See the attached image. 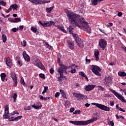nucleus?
<instances>
[{
    "mask_svg": "<svg viewBox=\"0 0 126 126\" xmlns=\"http://www.w3.org/2000/svg\"><path fill=\"white\" fill-rule=\"evenodd\" d=\"M118 75L119 76H126V72H124V71H119L118 72Z\"/></svg>",
    "mask_w": 126,
    "mask_h": 126,
    "instance_id": "cd10ccee",
    "label": "nucleus"
},
{
    "mask_svg": "<svg viewBox=\"0 0 126 126\" xmlns=\"http://www.w3.org/2000/svg\"><path fill=\"white\" fill-rule=\"evenodd\" d=\"M32 3H36V4H38V0H32Z\"/></svg>",
    "mask_w": 126,
    "mask_h": 126,
    "instance_id": "4d7b16f0",
    "label": "nucleus"
},
{
    "mask_svg": "<svg viewBox=\"0 0 126 126\" xmlns=\"http://www.w3.org/2000/svg\"><path fill=\"white\" fill-rule=\"evenodd\" d=\"M17 61L18 64H19V65H20L21 66H22L23 64H22V63H21L20 62V58L17 57Z\"/></svg>",
    "mask_w": 126,
    "mask_h": 126,
    "instance_id": "f704fd0d",
    "label": "nucleus"
},
{
    "mask_svg": "<svg viewBox=\"0 0 126 126\" xmlns=\"http://www.w3.org/2000/svg\"><path fill=\"white\" fill-rule=\"evenodd\" d=\"M99 46L102 50H105L107 47V41L105 39H100L99 41Z\"/></svg>",
    "mask_w": 126,
    "mask_h": 126,
    "instance_id": "9d476101",
    "label": "nucleus"
},
{
    "mask_svg": "<svg viewBox=\"0 0 126 126\" xmlns=\"http://www.w3.org/2000/svg\"><path fill=\"white\" fill-rule=\"evenodd\" d=\"M107 27H112L113 26V23H109L108 25L106 26Z\"/></svg>",
    "mask_w": 126,
    "mask_h": 126,
    "instance_id": "6e6d98bb",
    "label": "nucleus"
},
{
    "mask_svg": "<svg viewBox=\"0 0 126 126\" xmlns=\"http://www.w3.org/2000/svg\"><path fill=\"white\" fill-rule=\"evenodd\" d=\"M119 111H121V112H123L125 113L126 112V110H124V109L121 108V107H119Z\"/></svg>",
    "mask_w": 126,
    "mask_h": 126,
    "instance_id": "13d9d810",
    "label": "nucleus"
},
{
    "mask_svg": "<svg viewBox=\"0 0 126 126\" xmlns=\"http://www.w3.org/2000/svg\"><path fill=\"white\" fill-rule=\"evenodd\" d=\"M22 119V116H19L15 118V121H19V120H21Z\"/></svg>",
    "mask_w": 126,
    "mask_h": 126,
    "instance_id": "a19ab883",
    "label": "nucleus"
},
{
    "mask_svg": "<svg viewBox=\"0 0 126 126\" xmlns=\"http://www.w3.org/2000/svg\"><path fill=\"white\" fill-rule=\"evenodd\" d=\"M97 88L98 90H100V91H104L105 90V88L101 86H98Z\"/></svg>",
    "mask_w": 126,
    "mask_h": 126,
    "instance_id": "c9c22d12",
    "label": "nucleus"
},
{
    "mask_svg": "<svg viewBox=\"0 0 126 126\" xmlns=\"http://www.w3.org/2000/svg\"><path fill=\"white\" fill-rule=\"evenodd\" d=\"M70 72L71 73H75V72H76V70L75 69H73V68H72L71 70L70 71Z\"/></svg>",
    "mask_w": 126,
    "mask_h": 126,
    "instance_id": "c03bdc74",
    "label": "nucleus"
},
{
    "mask_svg": "<svg viewBox=\"0 0 126 126\" xmlns=\"http://www.w3.org/2000/svg\"><path fill=\"white\" fill-rule=\"evenodd\" d=\"M92 105H94V106H96L97 108H98V109H100V110H102V111H106V112H109V111H110V107L103 104H101L100 103H92Z\"/></svg>",
    "mask_w": 126,
    "mask_h": 126,
    "instance_id": "0eeeda50",
    "label": "nucleus"
},
{
    "mask_svg": "<svg viewBox=\"0 0 126 126\" xmlns=\"http://www.w3.org/2000/svg\"><path fill=\"white\" fill-rule=\"evenodd\" d=\"M4 60L5 61L6 64L9 67H11V59L9 57L5 58Z\"/></svg>",
    "mask_w": 126,
    "mask_h": 126,
    "instance_id": "f3484780",
    "label": "nucleus"
},
{
    "mask_svg": "<svg viewBox=\"0 0 126 126\" xmlns=\"http://www.w3.org/2000/svg\"><path fill=\"white\" fill-rule=\"evenodd\" d=\"M32 108H34L36 110H40L42 108V105H35V103L32 105Z\"/></svg>",
    "mask_w": 126,
    "mask_h": 126,
    "instance_id": "b1692460",
    "label": "nucleus"
},
{
    "mask_svg": "<svg viewBox=\"0 0 126 126\" xmlns=\"http://www.w3.org/2000/svg\"><path fill=\"white\" fill-rule=\"evenodd\" d=\"M109 65H115V62H112L109 63Z\"/></svg>",
    "mask_w": 126,
    "mask_h": 126,
    "instance_id": "69168bd1",
    "label": "nucleus"
},
{
    "mask_svg": "<svg viewBox=\"0 0 126 126\" xmlns=\"http://www.w3.org/2000/svg\"><path fill=\"white\" fill-rule=\"evenodd\" d=\"M12 32H16L17 31H18V29L16 28H14L12 29Z\"/></svg>",
    "mask_w": 126,
    "mask_h": 126,
    "instance_id": "8fccbe9b",
    "label": "nucleus"
},
{
    "mask_svg": "<svg viewBox=\"0 0 126 126\" xmlns=\"http://www.w3.org/2000/svg\"><path fill=\"white\" fill-rule=\"evenodd\" d=\"M70 103L69 102V101L66 100L64 101V105L65 107H67V106H69Z\"/></svg>",
    "mask_w": 126,
    "mask_h": 126,
    "instance_id": "473e14b6",
    "label": "nucleus"
},
{
    "mask_svg": "<svg viewBox=\"0 0 126 126\" xmlns=\"http://www.w3.org/2000/svg\"><path fill=\"white\" fill-rule=\"evenodd\" d=\"M21 21V18H15L14 19V23H17Z\"/></svg>",
    "mask_w": 126,
    "mask_h": 126,
    "instance_id": "c85d7f7f",
    "label": "nucleus"
},
{
    "mask_svg": "<svg viewBox=\"0 0 126 126\" xmlns=\"http://www.w3.org/2000/svg\"><path fill=\"white\" fill-rule=\"evenodd\" d=\"M79 75H81V76H82L83 77H85V78L88 79V77H87V76H86V74L84 73V72L81 71L79 72Z\"/></svg>",
    "mask_w": 126,
    "mask_h": 126,
    "instance_id": "393cba45",
    "label": "nucleus"
},
{
    "mask_svg": "<svg viewBox=\"0 0 126 126\" xmlns=\"http://www.w3.org/2000/svg\"><path fill=\"white\" fill-rule=\"evenodd\" d=\"M66 15L71 25L79 28L83 27L85 31H87L88 33H91V28L88 25V23L84 21V18L70 12H67Z\"/></svg>",
    "mask_w": 126,
    "mask_h": 126,
    "instance_id": "f257e3e1",
    "label": "nucleus"
},
{
    "mask_svg": "<svg viewBox=\"0 0 126 126\" xmlns=\"http://www.w3.org/2000/svg\"><path fill=\"white\" fill-rule=\"evenodd\" d=\"M74 112V108L72 107L70 109V113H73Z\"/></svg>",
    "mask_w": 126,
    "mask_h": 126,
    "instance_id": "052dcab7",
    "label": "nucleus"
},
{
    "mask_svg": "<svg viewBox=\"0 0 126 126\" xmlns=\"http://www.w3.org/2000/svg\"><path fill=\"white\" fill-rule=\"evenodd\" d=\"M99 54H100V52H99V50H98V49H95L94 51V55L95 58V61H99Z\"/></svg>",
    "mask_w": 126,
    "mask_h": 126,
    "instance_id": "a211bd4d",
    "label": "nucleus"
},
{
    "mask_svg": "<svg viewBox=\"0 0 126 126\" xmlns=\"http://www.w3.org/2000/svg\"><path fill=\"white\" fill-rule=\"evenodd\" d=\"M90 69L95 75L101 76V73H100V72H101V68L99 66L96 65H92Z\"/></svg>",
    "mask_w": 126,
    "mask_h": 126,
    "instance_id": "423d86ee",
    "label": "nucleus"
},
{
    "mask_svg": "<svg viewBox=\"0 0 126 126\" xmlns=\"http://www.w3.org/2000/svg\"><path fill=\"white\" fill-rule=\"evenodd\" d=\"M60 92L61 94H62V97H63V98H65L66 99H67V97H66V94L64 92V91L63 90H60Z\"/></svg>",
    "mask_w": 126,
    "mask_h": 126,
    "instance_id": "4be33fe9",
    "label": "nucleus"
},
{
    "mask_svg": "<svg viewBox=\"0 0 126 126\" xmlns=\"http://www.w3.org/2000/svg\"><path fill=\"white\" fill-rule=\"evenodd\" d=\"M23 56L24 57V60L26 62H28V63H29V62H30V57H29V55H28V54H27L26 51L23 52Z\"/></svg>",
    "mask_w": 126,
    "mask_h": 126,
    "instance_id": "dca6fc26",
    "label": "nucleus"
},
{
    "mask_svg": "<svg viewBox=\"0 0 126 126\" xmlns=\"http://www.w3.org/2000/svg\"><path fill=\"white\" fill-rule=\"evenodd\" d=\"M54 72H55V70H54V68H51L50 70V73H51V74H53V73H54Z\"/></svg>",
    "mask_w": 126,
    "mask_h": 126,
    "instance_id": "09e8293b",
    "label": "nucleus"
},
{
    "mask_svg": "<svg viewBox=\"0 0 126 126\" xmlns=\"http://www.w3.org/2000/svg\"><path fill=\"white\" fill-rule=\"evenodd\" d=\"M95 87H96V85H89L86 86L85 90H86V91H91V90H93L94 88H95Z\"/></svg>",
    "mask_w": 126,
    "mask_h": 126,
    "instance_id": "2eb2a0df",
    "label": "nucleus"
},
{
    "mask_svg": "<svg viewBox=\"0 0 126 126\" xmlns=\"http://www.w3.org/2000/svg\"><path fill=\"white\" fill-rule=\"evenodd\" d=\"M73 96L77 98L78 101H81L85 99V95L78 93H73Z\"/></svg>",
    "mask_w": 126,
    "mask_h": 126,
    "instance_id": "6e6552de",
    "label": "nucleus"
},
{
    "mask_svg": "<svg viewBox=\"0 0 126 126\" xmlns=\"http://www.w3.org/2000/svg\"><path fill=\"white\" fill-rule=\"evenodd\" d=\"M11 7L13 8V10H16L18 8V6L16 4H13L11 5Z\"/></svg>",
    "mask_w": 126,
    "mask_h": 126,
    "instance_id": "bb28decb",
    "label": "nucleus"
},
{
    "mask_svg": "<svg viewBox=\"0 0 126 126\" xmlns=\"http://www.w3.org/2000/svg\"><path fill=\"white\" fill-rule=\"evenodd\" d=\"M54 7H55V6H52L50 7H47L46 8V12H47V13H51L52 10H53V9H54Z\"/></svg>",
    "mask_w": 126,
    "mask_h": 126,
    "instance_id": "5701e85b",
    "label": "nucleus"
},
{
    "mask_svg": "<svg viewBox=\"0 0 126 126\" xmlns=\"http://www.w3.org/2000/svg\"><path fill=\"white\" fill-rule=\"evenodd\" d=\"M68 67L64 64H62L60 67L57 70L58 72L60 73V77H58V81L59 82H63L62 78H63V72L66 71V69H67Z\"/></svg>",
    "mask_w": 126,
    "mask_h": 126,
    "instance_id": "20e7f679",
    "label": "nucleus"
},
{
    "mask_svg": "<svg viewBox=\"0 0 126 126\" xmlns=\"http://www.w3.org/2000/svg\"><path fill=\"white\" fill-rule=\"evenodd\" d=\"M56 27H57L58 29H59V30H60L61 31H62L64 33H67V32H66V31H65V30L63 29V27H62L61 26H57Z\"/></svg>",
    "mask_w": 126,
    "mask_h": 126,
    "instance_id": "412c9836",
    "label": "nucleus"
},
{
    "mask_svg": "<svg viewBox=\"0 0 126 126\" xmlns=\"http://www.w3.org/2000/svg\"><path fill=\"white\" fill-rule=\"evenodd\" d=\"M122 91H123V92H124L125 95H126V89H122Z\"/></svg>",
    "mask_w": 126,
    "mask_h": 126,
    "instance_id": "774afa93",
    "label": "nucleus"
},
{
    "mask_svg": "<svg viewBox=\"0 0 126 126\" xmlns=\"http://www.w3.org/2000/svg\"><path fill=\"white\" fill-rule=\"evenodd\" d=\"M32 60L33 64H34V65L38 66V67L42 69V70H46V67L43 65V63H42V62H41V61H40L39 59L35 56L32 57Z\"/></svg>",
    "mask_w": 126,
    "mask_h": 126,
    "instance_id": "39448f33",
    "label": "nucleus"
},
{
    "mask_svg": "<svg viewBox=\"0 0 126 126\" xmlns=\"http://www.w3.org/2000/svg\"><path fill=\"white\" fill-rule=\"evenodd\" d=\"M104 81L107 86H111V85L112 84V83H111L112 81V77L110 76L105 77L104 79Z\"/></svg>",
    "mask_w": 126,
    "mask_h": 126,
    "instance_id": "4468645a",
    "label": "nucleus"
},
{
    "mask_svg": "<svg viewBox=\"0 0 126 126\" xmlns=\"http://www.w3.org/2000/svg\"><path fill=\"white\" fill-rule=\"evenodd\" d=\"M91 60L90 59H87V57L86 58V63H90Z\"/></svg>",
    "mask_w": 126,
    "mask_h": 126,
    "instance_id": "603ef678",
    "label": "nucleus"
},
{
    "mask_svg": "<svg viewBox=\"0 0 126 126\" xmlns=\"http://www.w3.org/2000/svg\"><path fill=\"white\" fill-rule=\"evenodd\" d=\"M98 2H99V0H93L92 1V3L94 5H97V4H98Z\"/></svg>",
    "mask_w": 126,
    "mask_h": 126,
    "instance_id": "c756f323",
    "label": "nucleus"
},
{
    "mask_svg": "<svg viewBox=\"0 0 126 126\" xmlns=\"http://www.w3.org/2000/svg\"><path fill=\"white\" fill-rule=\"evenodd\" d=\"M13 102H16V99L17 98V94H13Z\"/></svg>",
    "mask_w": 126,
    "mask_h": 126,
    "instance_id": "e433bc0d",
    "label": "nucleus"
},
{
    "mask_svg": "<svg viewBox=\"0 0 126 126\" xmlns=\"http://www.w3.org/2000/svg\"><path fill=\"white\" fill-rule=\"evenodd\" d=\"M108 125H110L111 126H114V122H113V121H110V122L108 123Z\"/></svg>",
    "mask_w": 126,
    "mask_h": 126,
    "instance_id": "5fc2aeb1",
    "label": "nucleus"
},
{
    "mask_svg": "<svg viewBox=\"0 0 126 126\" xmlns=\"http://www.w3.org/2000/svg\"><path fill=\"white\" fill-rule=\"evenodd\" d=\"M110 91H111L113 94H114L119 99V100H120V101H122V102H124V103H126V101L125 100V97H124L123 95H120L114 90L110 89Z\"/></svg>",
    "mask_w": 126,
    "mask_h": 126,
    "instance_id": "1a4fd4ad",
    "label": "nucleus"
},
{
    "mask_svg": "<svg viewBox=\"0 0 126 126\" xmlns=\"http://www.w3.org/2000/svg\"><path fill=\"white\" fill-rule=\"evenodd\" d=\"M20 82H21V84H22L24 86H26V84L25 83V82L24 81V79H23V77H22L21 79Z\"/></svg>",
    "mask_w": 126,
    "mask_h": 126,
    "instance_id": "72a5a7b5",
    "label": "nucleus"
},
{
    "mask_svg": "<svg viewBox=\"0 0 126 126\" xmlns=\"http://www.w3.org/2000/svg\"><path fill=\"white\" fill-rule=\"evenodd\" d=\"M49 2H51V0H37V4L49 3Z\"/></svg>",
    "mask_w": 126,
    "mask_h": 126,
    "instance_id": "aec40b11",
    "label": "nucleus"
},
{
    "mask_svg": "<svg viewBox=\"0 0 126 126\" xmlns=\"http://www.w3.org/2000/svg\"><path fill=\"white\" fill-rule=\"evenodd\" d=\"M122 15H123V13H122V12H119L118 13V16H119L120 17H121Z\"/></svg>",
    "mask_w": 126,
    "mask_h": 126,
    "instance_id": "0e129e2a",
    "label": "nucleus"
},
{
    "mask_svg": "<svg viewBox=\"0 0 126 126\" xmlns=\"http://www.w3.org/2000/svg\"><path fill=\"white\" fill-rule=\"evenodd\" d=\"M2 16H3V17H4V18H7V17H9V16H10V14H9L8 15H4V14L3 13H1Z\"/></svg>",
    "mask_w": 126,
    "mask_h": 126,
    "instance_id": "49530a36",
    "label": "nucleus"
},
{
    "mask_svg": "<svg viewBox=\"0 0 126 126\" xmlns=\"http://www.w3.org/2000/svg\"><path fill=\"white\" fill-rule=\"evenodd\" d=\"M60 94H61V93H60V92H57L55 94V97L58 98V97H59V96H60Z\"/></svg>",
    "mask_w": 126,
    "mask_h": 126,
    "instance_id": "864d4df0",
    "label": "nucleus"
},
{
    "mask_svg": "<svg viewBox=\"0 0 126 126\" xmlns=\"http://www.w3.org/2000/svg\"><path fill=\"white\" fill-rule=\"evenodd\" d=\"M24 28V26H20L19 27V30H23V29Z\"/></svg>",
    "mask_w": 126,
    "mask_h": 126,
    "instance_id": "e2e57ef3",
    "label": "nucleus"
},
{
    "mask_svg": "<svg viewBox=\"0 0 126 126\" xmlns=\"http://www.w3.org/2000/svg\"><path fill=\"white\" fill-rule=\"evenodd\" d=\"M39 23L41 25V26H43V27H50V26H51L55 23V22L51 21L50 22H47V23H45V22H42V21H39Z\"/></svg>",
    "mask_w": 126,
    "mask_h": 126,
    "instance_id": "f8f14e48",
    "label": "nucleus"
},
{
    "mask_svg": "<svg viewBox=\"0 0 126 126\" xmlns=\"http://www.w3.org/2000/svg\"><path fill=\"white\" fill-rule=\"evenodd\" d=\"M75 27V26L73 25L70 26L68 28H67L66 34H67V32H68L69 34H72L78 46H79V47H80L81 48H83V47H84V45L83 44V41H82V40H81V39L79 38V37H78V34L73 33V30H74Z\"/></svg>",
    "mask_w": 126,
    "mask_h": 126,
    "instance_id": "f03ea898",
    "label": "nucleus"
},
{
    "mask_svg": "<svg viewBox=\"0 0 126 126\" xmlns=\"http://www.w3.org/2000/svg\"><path fill=\"white\" fill-rule=\"evenodd\" d=\"M119 111H121V112H123L125 113L126 112V110H124V109L121 108V107H119Z\"/></svg>",
    "mask_w": 126,
    "mask_h": 126,
    "instance_id": "bf43d9fd",
    "label": "nucleus"
},
{
    "mask_svg": "<svg viewBox=\"0 0 126 126\" xmlns=\"http://www.w3.org/2000/svg\"><path fill=\"white\" fill-rule=\"evenodd\" d=\"M10 77L13 79V81H14V85L13 86L14 87H16L17 86V78L16 77V75H15V73L14 72H11V73L10 74Z\"/></svg>",
    "mask_w": 126,
    "mask_h": 126,
    "instance_id": "9b49d317",
    "label": "nucleus"
},
{
    "mask_svg": "<svg viewBox=\"0 0 126 126\" xmlns=\"http://www.w3.org/2000/svg\"><path fill=\"white\" fill-rule=\"evenodd\" d=\"M47 91H48V87H44V89L43 91L42 94H44L46 93V92H47Z\"/></svg>",
    "mask_w": 126,
    "mask_h": 126,
    "instance_id": "ea45409f",
    "label": "nucleus"
},
{
    "mask_svg": "<svg viewBox=\"0 0 126 126\" xmlns=\"http://www.w3.org/2000/svg\"><path fill=\"white\" fill-rule=\"evenodd\" d=\"M8 105L6 104L5 106L4 113L3 115V119H8V115H9V111H8Z\"/></svg>",
    "mask_w": 126,
    "mask_h": 126,
    "instance_id": "ddd939ff",
    "label": "nucleus"
},
{
    "mask_svg": "<svg viewBox=\"0 0 126 126\" xmlns=\"http://www.w3.org/2000/svg\"><path fill=\"white\" fill-rule=\"evenodd\" d=\"M39 77H40V78H42V79H46V75H45V74L40 73L39 74Z\"/></svg>",
    "mask_w": 126,
    "mask_h": 126,
    "instance_id": "2f4dec72",
    "label": "nucleus"
},
{
    "mask_svg": "<svg viewBox=\"0 0 126 126\" xmlns=\"http://www.w3.org/2000/svg\"><path fill=\"white\" fill-rule=\"evenodd\" d=\"M114 105H115L114 101H110V105H111V106L113 107Z\"/></svg>",
    "mask_w": 126,
    "mask_h": 126,
    "instance_id": "338daca9",
    "label": "nucleus"
},
{
    "mask_svg": "<svg viewBox=\"0 0 126 126\" xmlns=\"http://www.w3.org/2000/svg\"><path fill=\"white\" fill-rule=\"evenodd\" d=\"M0 4L3 6H5V5H6V3L3 1H0Z\"/></svg>",
    "mask_w": 126,
    "mask_h": 126,
    "instance_id": "79ce46f5",
    "label": "nucleus"
},
{
    "mask_svg": "<svg viewBox=\"0 0 126 126\" xmlns=\"http://www.w3.org/2000/svg\"><path fill=\"white\" fill-rule=\"evenodd\" d=\"M98 120L97 117H93L91 119L88 121H73L70 120L69 121V123L70 124H72V125H74L75 126H87V125H89L90 123H94V122H96Z\"/></svg>",
    "mask_w": 126,
    "mask_h": 126,
    "instance_id": "7ed1b4c3",
    "label": "nucleus"
},
{
    "mask_svg": "<svg viewBox=\"0 0 126 126\" xmlns=\"http://www.w3.org/2000/svg\"><path fill=\"white\" fill-rule=\"evenodd\" d=\"M67 43L70 50H73V49H74V47L73 46V45H74L73 42L68 40Z\"/></svg>",
    "mask_w": 126,
    "mask_h": 126,
    "instance_id": "6ab92c4d",
    "label": "nucleus"
},
{
    "mask_svg": "<svg viewBox=\"0 0 126 126\" xmlns=\"http://www.w3.org/2000/svg\"><path fill=\"white\" fill-rule=\"evenodd\" d=\"M45 45H46V46H47L48 49H52V46L50 45L47 42H45Z\"/></svg>",
    "mask_w": 126,
    "mask_h": 126,
    "instance_id": "de8ad7c7",
    "label": "nucleus"
},
{
    "mask_svg": "<svg viewBox=\"0 0 126 126\" xmlns=\"http://www.w3.org/2000/svg\"><path fill=\"white\" fill-rule=\"evenodd\" d=\"M7 119H8L9 122H13V121H15V119L14 117L9 118V116Z\"/></svg>",
    "mask_w": 126,
    "mask_h": 126,
    "instance_id": "4c0bfd02",
    "label": "nucleus"
},
{
    "mask_svg": "<svg viewBox=\"0 0 126 126\" xmlns=\"http://www.w3.org/2000/svg\"><path fill=\"white\" fill-rule=\"evenodd\" d=\"M24 110H26V111H30V110H31V106H28L27 107L24 108Z\"/></svg>",
    "mask_w": 126,
    "mask_h": 126,
    "instance_id": "37998d69",
    "label": "nucleus"
},
{
    "mask_svg": "<svg viewBox=\"0 0 126 126\" xmlns=\"http://www.w3.org/2000/svg\"><path fill=\"white\" fill-rule=\"evenodd\" d=\"M2 41H3V43H5V42H6V40H7L6 35L3 34L2 35Z\"/></svg>",
    "mask_w": 126,
    "mask_h": 126,
    "instance_id": "7c9ffc66",
    "label": "nucleus"
},
{
    "mask_svg": "<svg viewBox=\"0 0 126 126\" xmlns=\"http://www.w3.org/2000/svg\"><path fill=\"white\" fill-rule=\"evenodd\" d=\"M31 29V31H32L34 33H36V32H37V29H36L35 27H32Z\"/></svg>",
    "mask_w": 126,
    "mask_h": 126,
    "instance_id": "58836bf2",
    "label": "nucleus"
},
{
    "mask_svg": "<svg viewBox=\"0 0 126 126\" xmlns=\"http://www.w3.org/2000/svg\"><path fill=\"white\" fill-rule=\"evenodd\" d=\"M99 31H100V32H101L103 34H105V30L101 29H99Z\"/></svg>",
    "mask_w": 126,
    "mask_h": 126,
    "instance_id": "680f3d73",
    "label": "nucleus"
},
{
    "mask_svg": "<svg viewBox=\"0 0 126 126\" xmlns=\"http://www.w3.org/2000/svg\"><path fill=\"white\" fill-rule=\"evenodd\" d=\"M60 62H61V55H59L58 56L57 63H60Z\"/></svg>",
    "mask_w": 126,
    "mask_h": 126,
    "instance_id": "3c124183",
    "label": "nucleus"
},
{
    "mask_svg": "<svg viewBox=\"0 0 126 126\" xmlns=\"http://www.w3.org/2000/svg\"><path fill=\"white\" fill-rule=\"evenodd\" d=\"M0 77L2 81H4V80L5 79V77H6V75L4 73H1L0 74Z\"/></svg>",
    "mask_w": 126,
    "mask_h": 126,
    "instance_id": "a878e982",
    "label": "nucleus"
},
{
    "mask_svg": "<svg viewBox=\"0 0 126 126\" xmlns=\"http://www.w3.org/2000/svg\"><path fill=\"white\" fill-rule=\"evenodd\" d=\"M26 44H27V42L26 40L23 41V43L21 42V44L22 46H23V47H26Z\"/></svg>",
    "mask_w": 126,
    "mask_h": 126,
    "instance_id": "a18cd8bd",
    "label": "nucleus"
}]
</instances>
